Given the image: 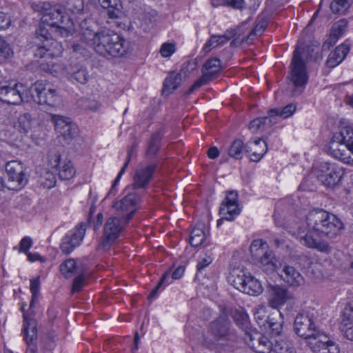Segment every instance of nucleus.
Returning a JSON list of instances; mask_svg holds the SVG:
<instances>
[{
    "instance_id": "obj_1",
    "label": "nucleus",
    "mask_w": 353,
    "mask_h": 353,
    "mask_svg": "<svg viewBox=\"0 0 353 353\" xmlns=\"http://www.w3.org/2000/svg\"><path fill=\"white\" fill-rule=\"evenodd\" d=\"M305 221L307 232L300 231L299 235L301 243L306 247L329 254L332 252L333 247L325 240H318L312 234L324 236L328 239L339 236L344 228L342 221L334 214L323 209H315L308 212Z\"/></svg>"
},
{
    "instance_id": "obj_2",
    "label": "nucleus",
    "mask_w": 353,
    "mask_h": 353,
    "mask_svg": "<svg viewBox=\"0 0 353 353\" xmlns=\"http://www.w3.org/2000/svg\"><path fill=\"white\" fill-rule=\"evenodd\" d=\"M39 12L41 21L62 37H68L74 30V23L69 17H64L63 9L59 4L42 3Z\"/></svg>"
},
{
    "instance_id": "obj_3",
    "label": "nucleus",
    "mask_w": 353,
    "mask_h": 353,
    "mask_svg": "<svg viewBox=\"0 0 353 353\" xmlns=\"http://www.w3.org/2000/svg\"><path fill=\"white\" fill-rule=\"evenodd\" d=\"M329 152L335 159L353 165V128L347 126L335 133L329 145Z\"/></svg>"
},
{
    "instance_id": "obj_4",
    "label": "nucleus",
    "mask_w": 353,
    "mask_h": 353,
    "mask_svg": "<svg viewBox=\"0 0 353 353\" xmlns=\"http://www.w3.org/2000/svg\"><path fill=\"white\" fill-rule=\"evenodd\" d=\"M136 205V194L128 192L121 200L116 202L112 206L117 211L128 212L125 215L122 214L118 217H112V241L119 237V234L124 228V225H126L135 214Z\"/></svg>"
},
{
    "instance_id": "obj_5",
    "label": "nucleus",
    "mask_w": 353,
    "mask_h": 353,
    "mask_svg": "<svg viewBox=\"0 0 353 353\" xmlns=\"http://www.w3.org/2000/svg\"><path fill=\"white\" fill-rule=\"evenodd\" d=\"M303 49L296 47L293 53L290 63V72L288 79L294 86L292 91V95H299L308 81V76L306 71V65L303 59Z\"/></svg>"
},
{
    "instance_id": "obj_6",
    "label": "nucleus",
    "mask_w": 353,
    "mask_h": 353,
    "mask_svg": "<svg viewBox=\"0 0 353 353\" xmlns=\"http://www.w3.org/2000/svg\"><path fill=\"white\" fill-rule=\"evenodd\" d=\"M228 281L235 288L251 296H258L263 292L260 281L243 268L238 267L232 270Z\"/></svg>"
},
{
    "instance_id": "obj_7",
    "label": "nucleus",
    "mask_w": 353,
    "mask_h": 353,
    "mask_svg": "<svg viewBox=\"0 0 353 353\" xmlns=\"http://www.w3.org/2000/svg\"><path fill=\"white\" fill-rule=\"evenodd\" d=\"M209 332L214 343L221 347L232 346L236 341V334L230 329V322L225 316H220L210 323Z\"/></svg>"
},
{
    "instance_id": "obj_8",
    "label": "nucleus",
    "mask_w": 353,
    "mask_h": 353,
    "mask_svg": "<svg viewBox=\"0 0 353 353\" xmlns=\"http://www.w3.org/2000/svg\"><path fill=\"white\" fill-rule=\"evenodd\" d=\"M1 99L8 104H19L21 102H30L34 99L32 89L22 83H15L10 86L8 81L0 91Z\"/></svg>"
},
{
    "instance_id": "obj_9",
    "label": "nucleus",
    "mask_w": 353,
    "mask_h": 353,
    "mask_svg": "<svg viewBox=\"0 0 353 353\" xmlns=\"http://www.w3.org/2000/svg\"><path fill=\"white\" fill-rule=\"evenodd\" d=\"M250 252L253 259L256 261L263 271L268 274L272 273L276 268V259L273 252L267 249L266 243L257 239L252 241Z\"/></svg>"
},
{
    "instance_id": "obj_10",
    "label": "nucleus",
    "mask_w": 353,
    "mask_h": 353,
    "mask_svg": "<svg viewBox=\"0 0 353 353\" xmlns=\"http://www.w3.org/2000/svg\"><path fill=\"white\" fill-rule=\"evenodd\" d=\"M294 330L299 336L311 339L312 336L318 333L314 312L303 311L299 313L294 319Z\"/></svg>"
},
{
    "instance_id": "obj_11",
    "label": "nucleus",
    "mask_w": 353,
    "mask_h": 353,
    "mask_svg": "<svg viewBox=\"0 0 353 353\" xmlns=\"http://www.w3.org/2000/svg\"><path fill=\"white\" fill-rule=\"evenodd\" d=\"M343 174L342 168L337 165L323 162L319 165L317 178L325 186L332 188L339 183Z\"/></svg>"
},
{
    "instance_id": "obj_12",
    "label": "nucleus",
    "mask_w": 353,
    "mask_h": 353,
    "mask_svg": "<svg viewBox=\"0 0 353 353\" xmlns=\"http://www.w3.org/2000/svg\"><path fill=\"white\" fill-rule=\"evenodd\" d=\"M48 162L52 168H56L61 180H70L76 174V170L70 160L61 159L60 154L56 150H51L48 155Z\"/></svg>"
},
{
    "instance_id": "obj_13",
    "label": "nucleus",
    "mask_w": 353,
    "mask_h": 353,
    "mask_svg": "<svg viewBox=\"0 0 353 353\" xmlns=\"http://www.w3.org/2000/svg\"><path fill=\"white\" fill-rule=\"evenodd\" d=\"M30 88L32 89V94H34V99L32 101L39 104H47L53 106L58 100L56 89L48 83L38 81Z\"/></svg>"
},
{
    "instance_id": "obj_14",
    "label": "nucleus",
    "mask_w": 353,
    "mask_h": 353,
    "mask_svg": "<svg viewBox=\"0 0 353 353\" xmlns=\"http://www.w3.org/2000/svg\"><path fill=\"white\" fill-rule=\"evenodd\" d=\"M6 172L11 190H19L28 182V177L23 165L17 161H11L6 165Z\"/></svg>"
},
{
    "instance_id": "obj_15",
    "label": "nucleus",
    "mask_w": 353,
    "mask_h": 353,
    "mask_svg": "<svg viewBox=\"0 0 353 353\" xmlns=\"http://www.w3.org/2000/svg\"><path fill=\"white\" fill-rule=\"evenodd\" d=\"M221 70V61L217 58H211L207 60L202 67V76L199 78L194 84L185 92L190 94L202 85H206L211 79Z\"/></svg>"
},
{
    "instance_id": "obj_16",
    "label": "nucleus",
    "mask_w": 353,
    "mask_h": 353,
    "mask_svg": "<svg viewBox=\"0 0 353 353\" xmlns=\"http://www.w3.org/2000/svg\"><path fill=\"white\" fill-rule=\"evenodd\" d=\"M238 194L236 191H230L221 204L219 214L221 218L217 221V226H220L223 220L232 221L240 214L241 209L238 204Z\"/></svg>"
},
{
    "instance_id": "obj_17",
    "label": "nucleus",
    "mask_w": 353,
    "mask_h": 353,
    "mask_svg": "<svg viewBox=\"0 0 353 353\" xmlns=\"http://www.w3.org/2000/svg\"><path fill=\"white\" fill-rule=\"evenodd\" d=\"M50 119L57 133L65 141H70L78 134V128L70 118L59 114H51Z\"/></svg>"
},
{
    "instance_id": "obj_18",
    "label": "nucleus",
    "mask_w": 353,
    "mask_h": 353,
    "mask_svg": "<svg viewBox=\"0 0 353 353\" xmlns=\"http://www.w3.org/2000/svg\"><path fill=\"white\" fill-rule=\"evenodd\" d=\"M44 43L39 39H36V46H32L31 49L34 57L38 58L59 57L63 51V46L60 42L51 39L44 40Z\"/></svg>"
},
{
    "instance_id": "obj_19",
    "label": "nucleus",
    "mask_w": 353,
    "mask_h": 353,
    "mask_svg": "<svg viewBox=\"0 0 353 353\" xmlns=\"http://www.w3.org/2000/svg\"><path fill=\"white\" fill-rule=\"evenodd\" d=\"M294 299L293 294L284 286L270 285L268 288V305L274 309Z\"/></svg>"
},
{
    "instance_id": "obj_20",
    "label": "nucleus",
    "mask_w": 353,
    "mask_h": 353,
    "mask_svg": "<svg viewBox=\"0 0 353 353\" xmlns=\"http://www.w3.org/2000/svg\"><path fill=\"white\" fill-rule=\"evenodd\" d=\"M86 230V225L84 223H79L73 230L67 233L62 239L61 250L65 254H70L73 250L80 245L84 238Z\"/></svg>"
},
{
    "instance_id": "obj_21",
    "label": "nucleus",
    "mask_w": 353,
    "mask_h": 353,
    "mask_svg": "<svg viewBox=\"0 0 353 353\" xmlns=\"http://www.w3.org/2000/svg\"><path fill=\"white\" fill-rule=\"evenodd\" d=\"M26 303H23L21 310L23 314V338L28 345V350L31 353H35L37 347L34 342L37 337V326L34 319L30 317V314L25 311Z\"/></svg>"
},
{
    "instance_id": "obj_22",
    "label": "nucleus",
    "mask_w": 353,
    "mask_h": 353,
    "mask_svg": "<svg viewBox=\"0 0 353 353\" xmlns=\"http://www.w3.org/2000/svg\"><path fill=\"white\" fill-rule=\"evenodd\" d=\"M92 38L88 43L92 46L95 51L103 57L110 54V34L108 31H101L97 33L89 32Z\"/></svg>"
},
{
    "instance_id": "obj_23",
    "label": "nucleus",
    "mask_w": 353,
    "mask_h": 353,
    "mask_svg": "<svg viewBox=\"0 0 353 353\" xmlns=\"http://www.w3.org/2000/svg\"><path fill=\"white\" fill-rule=\"evenodd\" d=\"M156 170V164H151L139 168L135 172L134 176V188L139 189L146 187L152 179Z\"/></svg>"
},
{
    "instance_id": "obj_24",
    "label": "nucleus",
    "mask_w": 353,
    "mask_h": 353,
    "mask_svg": "<svg viewBox=\"0 0 353 353\" xmlns=\"http://www.w3.org/2000/svg\"><path fill=\"white\" fill-rule=\"evenodd\" d=\"M130 23L129 19L123 11V5L120 0H112V26L125 30Z\"/></svg>"
},
{
    "instance_id": "obj_25",
    "label": "nucleus",
    "mask_w": 353,
    "mask_h": 353,
    "mask_svg": "<svg viewBox=\"0 0 353 353\" xmlns=\"http://www.w3.org/2000/svg\"><path fill=\"white\" fill-rule=\"evenodd\" d=\"M34 123V119L28 112L19 114L11 121L12 127L18 132L23 134H26L32 130Z\"/></svg>"
},
{
    "instance_id": "obj_26",
    "label": "nucleus",
    "mask_w": 353,
    "mask_h": 353,
    "mask_svg": "<svg viewBox=\"0 0 353 353\" xmlns=\"http://www.w3.org/2000/svg\"><path fill=\"white\" fill-rule=\"evenodd\" d=\"M280 276L284 282L290 285L300 286L304 283L302 275L292 266L284 265Z\"/></svg>"
},
{
    "instance_id": "obj_27",
    "label": "nucleus",
    "mask_w": 353,
    "mask_h": 353,
    "mask_svg": "<svg viewBox=\"0 0 353 353\" xmlns=\"http://www.w3.org/2000/svg\"><path fill=\"white\" fill-rule=\"evenodd\" d=\"M129 50V42L117 33L112 34V57H123L128 52Z\"/></svg>"
},
{
    "instance_id": "obj_28",
    "label": "nucleus",
    "mask_w": 353,
    "mask_h": 353,
    "mask_svg": "<svg viewBox=\"0 0 353 353\" xmlns=\"http://www.w3.org/2000/svg\"><path fill=\"white\" fill-rule=\"evenodd\" d=\"M350 48L346 44L343 43L339 46L330 54L326 61V65L331 68L336 67L345 58Z\"/></svg>"
},
{
    "instance_id": "obj_29",
    "label": "nucleus",
    "mask_w": 353,
    "mask_h": 353,
    "mask_svg": "<svg viewBox=\"0 0 353 353\" xmlns=\"http://www.w3.org/2000/svg\"><path fill=\"white\" fill-rule=\"evenodd\" d=\"M254 339L258 340V343L252 344L254 351L257 353H270L273 348V342L270 341L267 336L261 333H256L253 336Z\"/></svg>"
},
{
    "instance_id": "obj_30",
    "label": "nucleus",
    "mask_w": 353,
    "mask_h": 353,
    "mask_svg": "<svg viewBox=\"0 0 353 353\" xmlns=\"http://www.w3.org/2000/svg\"><path fill=\"white\" fill-rule=\"evenodd\" d=\"M181 77L179 74L171 73L163 82V94L168 95L180 85Z\"/></svg>"
},
{
    "instance_id": "obj_31",
    "label": "nucleus",
    "mask_w": 353,
    "mask_h": 353,
    "mask_svg": "<svg viewBox=\"0 0 353 353\" xmlns=\"http://www.w3.org/2000/svg\"><path fill=\"white\" fill-rule=\"evenodd\" d=\"M109 220L106 221L103 235L97 247V250L100 253H105L110 250V226Z\"/></svg>"
},
{
    "instance_id": "obj_32",
    "label": "nucleus",
    "mask_w": 353,
    "mask_h": 353,
    "mask_svg": "<svg viewBox=\"0 0 353 353\" xmlns=\"http://www.w3.org/2000/svg\"><path fill=\"white\" fill-rule=\"evenodd\" d=\"M206 236L203 230V225L202 224L195 226L190 234V243L192 247H198L201 245L205 240Z\"/></svg>"
},
{
    "instance_id": "obj_33",
    "label": "nucleus",
    "mask_w": 353,
    "mask_h": 353,
    "mask_svg": "<svg viewBox=\"0 0 353 353\" xmlns=\"http://www.w3.org/2000/svg\"><path fill=\"white\" fill-rule=\"evenodd\" d=\"M161 141V135L159 132H156L152 134L146 150V156L148 158H152L157 154L160 148Z\"/></svg>"
},
{
    "instance_id": "obj_34",
    "label": "nucleus",
    "mask_w": 353,
    "mask_h": 353,
    "mask_svg": "<svg viewBox=\"0 0 353 353\" xmlns=\"http://www.w3.org/2000/svg\"><path fill=\"white\" fill-rule=\"evenodd\" d=\"M296 110V105L294 103H289L282 109L273 108L268 111V114L272 119L275 116H279L283 119H286L292 116Z\"/></svg>"
},
{
    "instance_id": "obj_35",
    "label": "nucleus",
    "mask_w": 353,
    "mask_h": 353,
    "mask_svg": "<svg viewBox=\"0 0 353 353\" xmlns=\"http://www.w3.org/2000/svg\"><path fill=\"white\" fill-rule=\"evenodd\" d=\"M268 26V21L265 18L261 17L258 19L256 25L245 38V42L250 43L254 39L255 37L261 36Z\"/></svg>"
},
{
    "instance_id": "obj_36",
    "label": "nucleus",
    "mask_w": 353,
    "mask_h": 353,
    "mask_svg": "<svg viewBox=\"0 0 353 353\" xmlns=\"http://www.w3.org/2000/svg\"><path fill=\"white\" fill-rule=\"evenodd\" d=\"M232 318L236 325L242 329L245 333L250 330L248 314L243 310H235L232 314Z\"/></svg>"
},
{
    "instance_id": "obj_37",
    "label": "nucleus",
    "mask_w": 353,
    "mask_h": 353,
    "mask_svg": "<svg viewBox=\"0 0 353 353\" xmlns=\"http://www.w3.org/2000/svg\"><path fill=\"white\" fill-rule=\"evenodd\" d=\"M77 105L79 109L83 111H96L99 109L100 104L95 100L81 97L77 99Z\"/></svg>"
},
{
    "instance_id": "obj_38",
    "label": "nucleus",
    "mask_w": 353,
    "mask_h": 353,
    "mask_svg": "<svg viewBox=\"0 0 353 353\" xmlns=\"http://www.w3.org/2000/svg\"><path fill=\"white\" fill-rule=\"evenodd\" d=\"M272 351L276 353H296L295 348L289 342L283 340H274Z\"/></svg>"
},
{
    "instance_id": "obj_39",
    "label": "nucleus",
    "mask_w": 353,
    "mask_h": 353,
    "mask_svg": "<svg viewBox=\"0 0 353 353\" xmlns=\"http://www.w3.org/2000/svg\"><path fill=\"white\" fill-rule=\"evenodd\" d=\"M61 273L65 277H71L77 270V262L73 259L65 260L59 267Z\"/></svg>"
},
{
    "instance_id": "obj_40",
    "label": "nucleus",
    "mask_w": 353,
    "mask_h": 353,
    "mask_svg": "<svg viewBox=\"0 0 353 353\" xmlns=\"http://www.w3.org/2000/svg\"><path fill=\"white\" fill-rule=\"evenodd\" d=\"M244 143L240 139L234 140L228 150V154L235 159H241L243 157Z\"/></svg>"
},
{
    "instance_id": "obj_41",
    "label": "nucleus",
    "mask_w": 353,
    "mask_h": 353,
    "mask_svg": "<svg viewBox=\"0 0 353 353\" xmlns=\"http://www.w3.org/2000/svg\"><path fill=\"white\" fill-rule=\"evenodd\" d=\"M46 23H43L42 21L41 22L38 29H37L36 30L35 36L33 38L32 46H36V39L37 38L39 39V40H41V42L43 43V44L44 43V40L52 39L50 37V31H54V29H50V28L48 29L46 27Z\"/></svg>"
},
{
    "instance_id": "obj_42",
    "label": "nucleus",
    "mask_w": 353,
    "mask_h": 353,
    "mask_svg": "<svg viewBox=\"0 0 353 353\" xmlns=\"http://www.w3.org/2000/svg\"><path fill=\"white\" fill-rule=\"evenodd\" d=\"M272 120L271 117L268 114L267 117L256 118L252 120L249 124V128L253 130V132H256L258 130H264L265 125H271Z\"/></svg>"
},
{
    "instance_id": "obj_43",
    "label": "nucleus",
    "mask_w": 353,
    "mask_h": 353,
    "mask_svg": "<svg viewBox=\"0 0 353 353\" xmlns=\"http://www.w3.org/2000/svg\"><path fill=\"white\" fill-rule=\"evenodd\" d=\"M71 80L80 84H85L90 79V74L85 68L81 67L71 74Z\"/></svg>"
},
{
    "instance_id": "obj_44",
    "label": "nucleus",
    "mask_w": 353,
    "mask_h": 353,
    "mask_svg": "<svg viewBox=\"0 0 353 353\" xmlns=\"http://www.w3.org/2000/svg\"><path fill=\"white\" fill-rule=\"evenodd\" d=\"M348 0H332L330 3V9L335 14H344L350 8Z\"/></svg>"
},
{
    "instance_id": "obj_45",
    "label": "nucleus",
    "mask_w": 353,
    "mask_h": 353,
    "mask_svg": "<svg viewBox=\"0 0 353 353\" xmlns=\"http://www.w3.org/2000/svg\"><path fill=\"white\" fill-rule=\"evenodd\" d=\"M253 143L256 145H259L261 148L260 150L254 151L250 155V160L256 162L259 161L267 152V144L261 139L254 140Z\"/></svg>"
},
{
    "instance_id": "obj_46",
    "label": "nucleus",
    "mask_w": 353,
    "mask_h": 353,
    "mask_svg": "<svg viewBox=\"0 0 353 353\" xmlns=\"http://www.w3.org/2000/svg\"><path fill=\"white\" fill-rule=\"evenodd\" d=\"M311 349L314 353H339V348L336 343H327L323 345H313Z\"/></svg>"
},
{
    "instance_id": "obj_47",
    "label": "nucleus",
    "mask_w": 353,
    "mask_h": 353,
    "mask_svg": "<svg viewBox=\"0 0 353 353\" xmlns=\"http://www.w3.org/2000/svg\"><path fill=\"white\" fill-rule=\"evenodd\" d=\"M318 333H316V334H315L314 336H312V337L311 338V339H312V341L310 342V345L311 346H313V345H324L325 344H327V343H334L332 341H331L330 339V338L326 335L324 333H323L322 332H321L319 329H318Z\"/></svg>"
},
{
    "instance_id": "obj_48",
    "label": "nucleus",
    "mask_w": 353,
    "mask_h": 353,
    "mask_svg": "<svg viewBox=\"0 0 353 353\" xmlns=\"http://www.w3.org/2000/svg\"><path fill=\"white\" fill-rule=\"evenodd\" d=\"M170 272L169 271H168L163 274V275L162 276L161 279L159 281L157 286L149 294V295L148 296V299L149 300H152L157 296L159 291L161 290V288L163 284H169L170 283V281H168V280H170Z\"/></svg>"
},
{
    "instance_id": "obj_49",
    "label": "nucleus",
    "mask_w": 353,
    "mask_h": 353,
    "mask_svg": "<svg viewBox=\"0 0 353 353\" xmlns=\"http://www.w3.org/2000/svg\"><path fill=\"white\" fill-rule=\"evenodd\" d=\"M56 181V176L48 170H46L44 174L41 176V183L46 188L54 187Z\"/></svg>"
},
{
    "instance_id": "obj_50",
    "label": "nucleus",
    "mask_w": 353,
    "mask_h": 353,
    "mask_svg": "<svg viewBox=\"0 0 353 353\" xmlns=\"http://www.w3.org/2000/svg\"><path fill=\"white\" fill-rule=\"evenodd\" d=\"M353 324V302L345 306L342 315V325Z\"/></svg>"
},
{
    "instance_id": "obj_51",
    "label": "nucleus",
    "mask_w": 353,
    "mask_h": 353,
    "mask_svg": "<svg viewBox=\"0 0 353 353\" xmlns=\"http://www.w3.org/2000/svg\"><path fill=\"white\" fill-rule=\"evenodd\" d=\"M347 26V21L345 19L340 20L333 25L330 32L335 33L334 35L339 38L345 32Z\"/></svg>"
},
{
    "instance_id": "obj_52",
    "label": "nucleus",
    "mask_w": 353,
    "mask_h": 353,
    "mask_svg": "<svg viewBox=\"0 0 353 353\" xmlns=\"http://www.w3.org/2000/svg\"><path fill=\"white\" fill-rule=\"evenodd\" d=\"M12 54L13 52L9 44L3 37H0V57L4 59H8Z\"/></svg>"
},
{
    "instance_id": "obj_53",
    "label": "nucleus",
    "mask_w": 353,
    "mask_h": 353,
    "mask_svg": "<svg viewBox=\"0 0 353 353\" xmlns=\"http://www.w3.org/2000/svg\"><path fill=\"white\" fill-rule=\"evenodd\" d=\"M85 275L80 274L74 279L72 288V292H79L84 285L89 283L85 282Z\"/></svg>"
},
{
    "instance_id": "obj_54",
    "label": "nucleus",
    "mask_w": 353,
    "mask_h": 353,
    "mask_svg": "<svg viewBox=\"0 0 353 353\" xmlns=\"http://www.w3.org/2000/svg\"><path fill=\"white\" fill-rule=\"evenodd\" d=\"M175 45L172 43H164L160 48V54L163 57H170L175 52Z\"/></svg>"
},
{
    "instance_id": "obj_55",
    "label": "nucleus",
    "mask_w": 353,
    "mask_h": 353,
    "mask_svg": "<svg viewBox=\"0 0 353 353\" xmlns=\"http://www.w3.org/2000/svg\"><path fill=\"white\" fill-rule=\"evenodd\" d=\"M32 245V239L30 236H25L20 241L18 249L19 252L27 254Z\"/></svg>"
},
{
    "instance_id": "obj_56",
    "label": "nucleus",
    "mask_w": 353,
    "mask_h": 353,
    "mask_svg": "<svg viewBox=\"0 0 353 353\" xmlns=\"http://www.w3.org/2000/svg\"><path fill=\"white\" fill-rule=\"evenodd\" d=\"M220 39L216 35L211 36L210 39L204 45L203 50L205 52H209L212 48L219 46L218 43Z\"/></svg>"
},
{
    "instance_id": "obj_57",
    "label": "nucleus",
    "mask_w": 353,
    "mask_h": 353,
    "mask_svg": "<svg viewBox=\"0 0 353 353\" xmlns=\"http://www.w3.org/2000/svg\"><path fill=\"white\" fill-rule=\"evenodd\" d=\"M81 0H69L66 3L67 9L72 12H79L82 9Z\"/></svg>"
},
{
    "instance_id": "obj_58",
    "label": "nucleus",
    "mask_w": 353,
    "mask_h": 353,
    "mask_svg": "<svg viewBox=\"0 0 353 353\" xmlns=\"http://www.w3.org/2000/svg\"><path fill=\"white\" fill-rule=\"evenodd\" d=\"M259 333L258 332L248 330L246 331L244 336V340L246 342V343L254 350V346L252 344H257L258 340L254 339L253 336L256 334Z\"/></svg>"
},
{
    "instance_id": "obj_59",
    "label": "nucleus",
    "mask_w": 353,
    "mask_h": 353,
    "mask_svg": "<svg viewBox=\"0 0 353 353\" xmlns=\"http://www.w3.org/2000/svg\"><path fill=\"white\" fill-rule=\"evenodd\" d=\"M334 34L335 33H332L330 32L329 38L323 43V46H322L323 51L329 50L330 47L334 46L336 43L339 38L336 37L334 35Z\"/></svg>"
},
{
    "instance_id": "obj_60",
    "label": "nucleus",
    "mask_w": 353,
    "mask_h": 353,
    "mask_svg": "<svg viewBox=\"0 0 353 353\" xmlns=\"http://www.w3.org/2000/svg\"><path fill=\"white\" fill-rule=\"evenodd\" d=\"M11 24V19L4 12H0V30H6L10 27Z\"/></svg>"
},
{
    "instance_id": "obj_61",
    "label": "nucleus",
    "mask_w": 353,
    "mask_h": 353,
    "mask_svg": "<svg viewBox=\"0 0 353 353\" xmlns=\"http://www.w3.org/2000/svg\"><path fill=\"white\" fill-rule=\"evenodd\" d=\"M212 262V259L210 256H206L201 259L197 263L196 268L198 272H201L205 268L209 265Z\"/></svg>"
},
{
    "instance_id": "obj_62",
    "label": "nucleus",
    "mask_w": 353,
    "mask_h": 353,
    "mask_svg": "<svg viewBox=\"0 0 353 353\" xmlns=\"http://www.w3.org/2000/svg\"><path fill=\"white\" fill-rule=\"evenodd\" d=\"M40 290V279L36 277L30 280V292L32 294H39Z\"/></svg>"
},
{
    "instance_id": "obj_63",
    "label": "nucleus",
    "mask_w": 353,
    "mask_h": 353,
    "mask_svg": "<svg viewBox=\"0 0 353 353\" xmlns=\"http://www.w3.org/2000/svg\"><path fill=\"white\" fill-rule=\"evenodd\" d=\"M268 327L276 334H279L282 330V325L280 323H275L272 321V319H268L267 321Z\"/></svg>"
},
{
    "instance_id": "obj_64",
    "label": "nucleus",
    "mask_w": 353,
    "mask_h": 353,
    "mask_svg": "<svg viewBox=\"0 0 353 353\" xmlns=\"http://www.w3.org/2000/svg\"><path fill=\"white\" fill-rule=\"evenodd\" d=\"M343 326L345 327L343 329L344 336L348 340L353 341V324Z\"/></svg>"
}]
</instances>
